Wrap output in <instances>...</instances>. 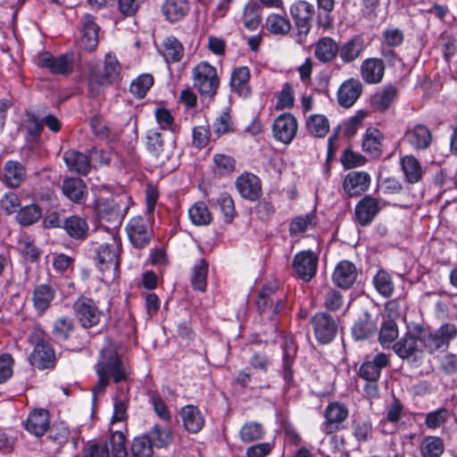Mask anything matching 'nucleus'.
<instances>
[{"label": "nucleus", "instance_id": "obj_40", "mask_svg": "<svg viewBox=\"0 0 457 457\" xmlns=\"http://www.w3.org/2000/svg\"><path fill=\"white\" fill-rule=\"evenodd\" d=\"M382 133L374 128H369L362 139V149L373 157L382 154Z\"/></svg>", "mask_w": 457, "mask_h": 457}, {"label": "nucleus", "instance_id": "obj_43", "mask_svg": "<svg viewBox=\"0 0 457 457\" xmlns=\"http://www.w3.org/2000/svg\"><path fill=\"white\" fill-rule=\"evenodd\" d=\"M308 131L316 137H324L329 131V122L322 114H312L306 120Z\"/></svg>", "mask_w": 457, "mask_h": 457}, {"label": "nucleus", "instance_id": "obj_18", "mask_svg": "<svg viewBox=\"0 0 457 457\" xmlns=\"http://www.w3.org/2000/svg\"><path fill=\"white\" fill-rule=\"evenodd\" d=\"M370 185V176L365 171H350L343 181L345 193L352 197L365 192Z\"/></svg>", "mask_w": 457, "mask_h": 457}, {"label": "nucleus", "instance_id": "obj_54", "mask_svg": "<svg viewBox=\"0 0 457 457\" xmlns=\"http://www.w3.org/2000/svg\"><path fill=\"white\" fill-rule=\"evenodd\" d=\"M131 453L133 457H153L154 450L149 436L135 437L131 444Z\"/></svg>", "mask_w": 457, "mask_h": 457}, {"label": "nucleus", "instance_id": "obj_53", "mask_svg": "<svg viewBox=\"0 0 457 457\" xmlns=\"http://www.w3.org/2000/svg\"><path fill=\"white\" fill-rule=\"evenodd\" d=\"M373 284L377 291L384 297H390L394 292V283L391 276L385 270L378 271L373 278Z\"/></svg>", "mask_w": 457, "mask_h": 457}, {"label": "nucleus", "instance_id": "obj_64", "mask_svg": "<svg viewBox=\"0 0 457 457\" xmlns=\"http://www.w3.org/2000/svg\"><path fill=\"white\" fill-rule=\"evenodd\" d=\"M403 33L396 28H389L383 31L381 44L388 47H396L403 41Z\"/></svg>", "mask_w": 457, "mask_h": 457}, {"label": "nucleus", "instance_id": "obj_46", "mask_svg": "<svg viewBox=\"0 0 457 457\" xmlns=\"http://www.w3.org/2000/svg\"><path fill=\"white\" fill-rule=\"evenodd\" d=\"M265 430L263 426L256 421L246 422L239 431V437L244 443H252L263 437Z\"/></svg>", "mask_w": 457, "mask_h": 457}, {"label": "nucleus", "instance_id": "obj_9", "mask_svg": "<svg viewBox=\"0 0 457 457\" xmlns=\"http://www.w3.org/2000/svg\"><path fill=\"white\" fill-rule=\"evenodd\" d=\"M290 12L298 30L297 42L302 43L310 32L311 21L315 12L314 7L305 1H299L291 6Z\"/></svg>", "mask_w": 457, "mask_h": 457}, {"label": "nucleus", "instance_id": "obj_31", "mask_svg": "<svg viewBox=\"0 0 457 457\" xmlns=\"http://www.w3.org/2000/svg\"><path fill=\"white\" fill-rule=\"evenodd\" d=\"M55 297V289L48 284L37 286L32 294L33 307L38 314H43Z\"/></svg>", "mask_w": 457, "mask_h": 457}, {"label": "nucleus", "instance_id": "obj_49", "mask_svg": "<svg viewBox=\"0 0 457 457\" xmlns=\"http://www.w3.org/2000/svg\"><path fill=\"white\" fill-rule=\"evenodd\" d=\"M266 29L276 35H285L290 31L291 24L285 16L272 13L270 14L265 22Z\"/></svg>", "mask_w": 457, "mask_h": 457}, {"label": "nucleus", "instance_id": "obj_58", "mask_svg": "<svg viewBox=\"0 0 457 457\" xmlns=\"http://www.w3.org/2000/svg\"><path fill=\"white\" fill-rule=\"evenodd\" d=\"M213 164L214 172L225 175L234 171L236 162L229 155L220 154L213 156Z\"/></svg>", "mask_w": 457, "mask_h": 457}, {"label": "nucleus", "instance_id": "obj_36", "mask_svg": "<svg viewBox=\"0 0 457 457\" xmlns=\"http://www.w3.org/2000/svg\"><path fill=\"white\" fill-rule=\"evenodd\" d=\"M161 54L167 63L179 62L184 56V46L174 36L164 38Z\"/></svg>", "mask_w": 457, "mask_h": 457}, {"label": "nucleus", "instance_id": "obj_51", "mask_svg": "<svg viewBox=\"0 0 457 457\" xmlns=\"http://www.w3.org/2000/svg\"><path fill=\"white\" fill-rule=\"evenodd\" d=\"M398 337V328L395 320L387 319L382 322L378 341L381 345L388 347Z\"/></svg>", "mask_w": 457, "mask_h": 457}, {"label": "nucleus", "instance_id": "obj_32", "mask_svg": "<svg viewBox=\"0 0 457 457\" xmlns=\"http://www.w3.org/2000/svg\"><path fill=\"white\" fill-rule=\"evenodd\" d=\"M182 423L189 433H198L204 425V418L200 410L194 405L184 406L179 412Z\"/></svg>", "mask_w": 457, "mask_h": 457}, {"label": "nucleus", "instance_id": "obj_45", "mask_svg": "<svg viewBox=\"0 0 457 457\" xmlns=\"http://www.w3.org/2000/svg\"><path fill=\"white\" fill-rule=\"evenodd\" d=\"M41 217V208L37 204H29L18 211L16 220L21 226L27 227L38 221Z\"/></svg>", "mask_w": 457, "mask_h": 457}, {"label": "nucleus", "instance_id": "obj_37", "mask_svg": "<svg viewBox=\"0 0 457 457\" xmlns=\"http://www.w3.org/2000/svg\"><path fill=\"white\" fill-rule=\"evenodd\" d=\"M250 71L245 66L235 69L231 74L230 86L238 96L246 97L250 95Z\"/></svg>", "mask_w": 457, "mask_h": 457}, {"label": "nucleus", "instance_id": "obj_34", "mask_svg": "<svg viewBox=\"0 0 457 457\" xmlns=\"http://www.w3.org/2000/svg\"><path fill=\"white\" fill-rule=\"evenodd\" d=\"M62 228L71 238L82 240L87 237L89 227L84 218L78 215H71L63 220Z\"/></svg>", "mask_w": 457, "mask_h": 457}, {"label": "nucleus", "instance_id": "obj_52", "mask_svg": "<svg viewBox=\"0 0 457 457\" xmlns=\"http://www.w3.org/2000/svg\"><path fill=\"white\" fill-rule=\"evenodd\" d=\"M376 330V324L369 317H366L353 325L352 334L355 340H364L373 336Z\"/></svg>", "mask_w": 457, "mask_h": 457}, {"label": "nucleus", "instance_id": "obj_12", "mask_svg": "<svg viewBox=\"0 0 457 457\" xmlns=\"http://www.w3.org/2000/svg\"><path fill=\"white\" fill-rule=\"evenodd\" d=\"M29 360L33 367L46 370L54 368L56 358L51 344L46 339L40 338L36 343Z\"/></svg>", "mask_w": 457, "mask_h": 457}, {"label": "nucleus", "instance_id": "obj_10", "mask_svg": "<svg viewBox=\"0 0 457 457\" xmlns=\"http://www.w3.org/2000/svg\"><path fill=\"white\" fill-rule=\"evenodd\" d=\"M312 325L316 339L320 344L330 343L337 333L338 325L327 312H318L312 318Z\"/></svg>", "mask_w": 457, "mask_h": 457}, {"label": "nucleus", "instance_id": "obj_19", "mask_svg": "<svg viewBox=\"0 0 457 457\" xmlns=\"http://www.w3.org/2000/svg\"><path fill=\"white\" fill-rule=\"evenodd\" d=\"M73 54H65L54 57L48 53L39 56V65L48 68L54 74H69L72 71Z\"/></svg>", "mask_w": 457, "mask_h": 457}, {"label": "nucleus", "instance_id": "obj_62", "mask_svg": "<svg viewBox=\"0 0 457 457\" xmlns=\"http://www.w3.org/2000/svg\"><path fill=\"white\" fill-rule=\"evenodd\" d=\"M21 206V199L14 192L9 191L4 194L0 199V208L7 214H12Z\"/></svg>", "mask_w": 457, "mask_h": 457}, {"label": "nucleus", "instance_id": "obj_28", "mask_svg": "<svg viewBox=\"0 0 457 457\" xmlns=\"http://www.w3.org/2000/svg\"><path fill=\"white\" fill-rule=\"evenodd\" d=\"M357 270L354 264L349 261L340 262L333 273L334 283L341 288H349L355 282Z\"/></svg>", "mask_w": 457, "mask_h": 457}, {"label": "nucleus", "instance_id": "obj_56", "mask_svg": "<svg viewBox=\"0 0 457 457\" xmlns=\"http://www.w3.org/2000/svg\"><path fill=\"white\" fill-rule=\"evenodd\" d=\"M154 84V77L142 74L131 82L130 92L138 98H143Z\"/></svg>", "mask_w": 457, "mask_h": 457}, {"label": "nucleus", "instance_id": "obj_1", "mask_svg": "<svg viewBox=\"0 0 457 457\" xmlns=\"http://www.w3.org/2000/svg\"><path fill=\"white\" fill-rule=\"evenodd\" d=\"M97 376V382L92 388L93 400L103 394L111 382L118 384L127 381L129 377V370L118 353L116 345L106 339L104 346L99 351L97 361L95 365Z\"/></svg>", "mask_w": 457, "mask_h": 457}, {"label": "nucleus", "instance_id": "obj_44", "mask_svg": "<svg viewBox=\"0 0 457 457\" xmlns=\"http://www.w3.org/2000/svg\"><path fill=\"white\" fill-rule=\"evenodd\" d=\"M208 275V263L205 260L200 259L193 267L191 284L194 289L204 292L206 288Z\"/></svg>", "mask_w": 457, "mask_h": 457}, {"label": "nucleus", "instance_id": "obj_3", "mask_svg": "<svg viewBox=\"0 0 457 457\" xmlns=\"http://www.w3.org/2000/svg\"><path fill=\"white\" fill-rule=\"evenodd\" d=\"M193 87L204 97H213L220 86L215 67L203 61L192 69Z\"/></svg>", "mask_w": 457, "mask_h": 457}, {"label": "nucleus", "instance_id": "obj_16", "mask_svg": "<svg viewBox=\"0 0 457 457\" xmlns=\"http://www.w3.org/2000/svg\"><path fill=\"white\" fill-rule=\"evenodd\" d=\"M318 257L312 251H302L294 257L293 268L304 281H310L316 274Z\"/></svg>", "mask_w": 457, "mask_h": 457}, {"label": "nucleus", "instance_id": "obj_60", "mask_svg": "<svg viewBox=\"0 0 457 457\" xmlns=\"http://www.w3.org/2000/svg\"><path fill=\"white\" fill-rule=\"evenodd\" d=\"M212 129L218 136L234 131V122L228 112H222L213 121Z\"/></svg>", "mask_w": 457, "mask_h": 457}, {"label": "nucleus", "instance_id": "obj_27", "mask_svg": "<svg viewBox=\"0 0 457 457\" xmlns=\"http://www.w3.org/2000/svg\"><path fill=\"white\" fill-rule=\"evenodd\" d=\"M62 193L71 202L84 204L87 197V188L81 179L66 178L62 181Z\"/></svg>", "mask_w": 457, "mask_h": 457}, {"label": "nucleus", "instance_id": "obj_14", "mask_svg": "<svg viewBox=\"0 0 457 457\" xmlns=\"http://www.w3.org/2000/svg\"><path fill=\"white\" fill-rule=\"evenodd\" d=\"M404 140L415 150L428 149L433 140V135L429 128L421 123L410 125L403 135Z\"/></svg>", "mask_w": 457, "mask_h": 457}, {"label": "nucleus", "instance_id": "obj_26", "mask_svg": "<svg viewBox=\"0 0 457 457\" xmlns=\"http://www.w3.org/2000/svg\"><path fill=\"white\" fill-rule=\"evenodd\" d=\"M362 91V85L358 79H350L345 80L337 91L338 104L345 107L349 108L360 97Z\"/></svg>", "mask_w": 457, "mask_h": 457}, {"label": "nucleus", "instance_id": "obj_22", "mask_svg": "<svg viewBox=\"0 0 457 457\" xmlns=\"http://www.w3.org/2000/svg\"><path fill=\"white\" fill-rule=\"evenodd\" d=\"M324 416L326 422L322 430L326 435H331L338 430L339 424L347 418L348 411L343 404L331 403L327 406Z\"/></svg>", "mask_w": 457, "mask_h": 457}, {"label": "nucleus", "instance_id": "obj_15", "mask_svg": "<svg viewBox=\"0 0 457 457\" xmlns=\"http://www.w3.org/2000/svg\"><path fill=\"white\" fill-rule=\"evenodd\" d=\"M383 206L381 200L365 195L355 206L354 214L357 222L361 226L369 225Z\"/></svg>", "mask_w": 457, "mask_h": 457}, {"label": "nucleus", "instance_id": "obj_42", "mask_svg": "<svg viewBox=\"0 0 457 457\" xmlns=\"http://www.w3.org/2000/svg\"><path fill=\"white\" fill-rule=\"evenodd\" d=\"M422 457H440L445 451L443 440L438 436H425L420 446Z\"/></svg>", "mask_w": 457, "mask_h": 457}, {"label": "nucleus", "instance_id": "obj_35", "mask_svg": "<svg viewBox=\"0 0 457 457\" xmlns=\"http://www.w3.org/2000/svg\"><path fill=\"white\" fill-rule=\"evenodd\" d=\"M63 160L71 171L81 175H87L91 169L88 157L74 150L66 151L63 154Z\"/></svg>", "mask_w": 457, "mask_h": 457}, {"label": "nucleus", "instance_id": "obj_11", "mask_svg": "<svg viewBox=\"0 0 457 457\" xmlns=\"http://www.w3.org/2000/svg\"><path fill=\"white\" fill-rule=\"evenodd\" d=\"M126 228L129 238L136 248H145L150 243L152 230L145 218L141 216L132 218Z\"/></svg>", "mask_w": 457, "mask_h": 457}, {"label": "nucleus", "instance_id": "obj_61", "mask_svg": "<svg viewBox=\"0 0 457 457\" xmlns=\"http://www.w3.org/2000/svg\"><path fill=\"white\" fill-rule=\"evenodd\" d=\"M219 204L227 222L232 221L236 216V209L232 197L226 192L221 193L217 198Z\"/></svg>", "mask_w": 457, "mask_h": 457}, {"label": "nucleus", "instance_id": "obj_38", "mask_svg": "<svg viewBox=\"0 0 457 457\" xmlns=\"http://www.w3.org/2000/svg\"><path fill=\"white\" fill-rule=\"evenodd\" d=\"M401 169L408 183L415 184L421 180L423 169L419 160L413 155H405L401 159Z\"/></svg>", "mask_w": 457, "mask_h": 457}, {"label": "nucleus", "instance_id": "obj_4", "mask_svg": "<svg viewBox=\"0 0 457 457\" xmlns=\"http://www.w3.org/2000/svg\"><path fill=\"white\" fill-rule=\"evenodd\" d=\"M457 336V328L454 324L445 323L434 332L427 330L419 331V340L423 348L432 353L448 347L451 340Z\"/></svg>", "mask_w": 457, "mask_h": 457}, {"label": "nucleus", "instance_id": "obj_6", "mask_svg": "<svg viewBox=\"0 0 457 457\" xmlns=\"http://www.w3.org/2000/svg\"><path fill=\"white\" fill-rule=\"evenodd\" d=\"M121 243L114 232H112L110 241L99 245L96 252V262L101 270L112 268L117 270L120 265Z\"/></svg>", "mask_w": 457, "mask_h": 457}, {"label": "nucleus", "instance_id": "obj_48", "mask_svg": "<svg viewBox=\"0 0 457 457\" xmlns=\"http://www.w3.org/2000/svg\"><path fill=\"white\" fill-rule=\"evenodd\" d=\"M145 436H149L152 445L157 448L165 447L172 441L171 431L159 425H154Z\"/></svg>", "mask_w": 457, "mask_h": 457}, {"label": "nucleus", "instance_id": "obj_55", "mask_svg": "<svg viewBox=\"0 0 457 457\" xmlns=\"http://www.w3.org/2000/svg\"><path fill=\"white\" fill-rule=\"evenodd\" d=\"M323 305L330 312H337L344 305V299L340 292L331 287H324L322 290Z\"/></svg>", "mask_w": 457, "mask_h": 457}, {"label": "nucleus", "instance_id": "obj_25", "mask_svg": "<svg viewBox=\"0 0 457 457\" xmlns=\"http://www.w3.org/2000/svg\"><path fill=\"white\" fill-rule=\"evenodd\" d=\"M49 412L43 409L32 411L24 422L26 430L36 436H42L49 429Z\"/></svg>", "mask_w": 457, "mask_h": 457}, {"label": "nucleus", "instance_id": "obj_57", "mask_svg": "<svg viewBox=\"0 0 457 457\" xmlns=\"http://www.w3.org/2000/svg\"><path fill=\"white\" fill-rule=\"evenodd\" d=\"M73 329V321L71 318L61 317L54 322L53 334L58 340H66L69 338Z\"/></svg>", "mask_w": 457, "mask_h": 457}, {"label": "nucleus", "instance_id": "obj_29", "mask_svg": "<svg viewBox=\"0 0 457 457\" xmlns=\"http://www.w3.org/2000/svg\"><path fill=\"white\" fill-rule=\"evenodd\" d=\"M385 73V63L379 58H369L361 65L362 79L369 84L379 83Z\"/></svg>", "mask_w": 457, "mask_h": 457}, {"label": "nucleus", "instance_id": "obj_24", "mask_svg": "<svg viewBox=\"0 0 457 457\" xmlns=\"http://www.w3.org/2000/svg\"><path fill=\"white\" fill-rule=\"evenodd\" d=\"M339 52V44L332 37H323L313 45V55L321 63L333 62Z\"/></svg>", "mask_w": 457, "mask_h": 457}, {"label": "nucleus", "instance_id": "obj_41", "mask_svg": "<svg viewBox=\"0 0 457 457\" xmlns=\"http://www.w3.org/2000/svg\"><path fill=\"white\" fill-rule=\"evenodd\" d=\"M397 90L393 86H386L372 97L373 107L379 112L388 109L396 97Z\"/></svg>", "mask_w": 457, "mask_h": 457}, {"label": "nucleus", "instance_id": "obj_5", "mask_svg": "<svg viewBox=\"0 0 457 457\" xmlns=\"http://www.w3.org/2000/svg\"><path fill=\"white\" fill-rule=\"evenodd\" d=\"M120 70L121 67L116 56L107 54L103 66L95 68L90 73V93L94 94L95 86H108L115 82L120 78Z\"/></svg>", "mask_w": 457, "mask_h": 457}, {"label": "nucleus", "instance_id": "obj_20", "mask_svg": "<svg viewBox=\"0 0 457 457\" xmlns=\"http://www.w3.org/2000/svg\"><path fill=\"white\" fill-rule=\"evenodd\" d=\"M236 187L240 195L250 201L257 200L262 195L261 181L252 173L240 175L236 180Z\"/></svg>", "mask_w": 457, "mask_h": 457}, {"label": "nucleus", "instance_id": "obj_33", "mask_svg": "<svg viewBox=\"0 0 457 457\" xmlns=\"http://www.w3.org/2000/svg\"><path fill=\"white\" fill-rule=\"evenodd\" d=\"M26 179L24 166L16 161H8L4 166V183L8 187H19Z\"/></svg>", "mask_w": 457, "mask_h": 457}, {"label": "nucleus", "instance_id": "obj_2", "mask_svg": "<svg viewBox=\"0 0 457 457\" xmlns=\"http://www.w3.org/2000/svg\"><path fill=\"white\" fill-rule=\"evenodd\" d=\"M145 149L156 162L164 164L174 154L176 137L170 133L149 129L145 134Z\"/></svg>", "mask_w": 457, "mask_h": 457}, {"label": "nucleus", "instance_id": "obj_17", "mask_svg": "<svg viewBox=\"0 0 457 457\" xmlns=\"http://www.w3.org/2000/svg\"><path fill=\"white\" fill-rule=\"evenodd\" d=\"M272 130L277 140L289 144L296 136V119L290 113H283L274 120Z\"/></svg>", "mask_w": 457, "mask_h": 457}, {"label": "nucleus", "instance_id": "obj_13", "mask_svg": "<svg viewBox=\"0 0 457 457\" xmlns=\"http://www.w3.org/2000/svg\"><path fill=\"white\" fill-rule=\"evenodd\" d=\"M99 26L95 18L90 14H85L81 19L80 37L77 41L78 46L85 51H93L99 41Z\"/></svg>", "mask_w": 457, "mask_h": 457}, {"label": "nucleus", "instance_id": "obj_8", "mask_svg": "<svg viewBox=\"0 0 457 457\" xmlns=\"http://www.w3.org/2000/svg\"><path fill=\"white\" fill-rule=\"evenodd\" d=\"M73 310L79 322L85 328L96 326L103 316L102 311L99 310L96 303L91 298L85 296L75 301Z\"/></svg>", "mask_w": 457, "mask_h": 457}, {"label": "nucleus", "instance_id": "obj_30", "mask_svg": "<svg viewBox=\"0 0 457 457\" xmlns=\"http://www.w3.org/2000/svg\"><path fill=\"white\" fill-rule=\"evenodd\" d=\"M189 9L188 0H165L161 7V12L168 21L174 23L184 19Z\"/></svg>", "mask_w": 457, "mask_h": 457}, {"label": "nucleus", "instance_id": "obj_63", "mask_svg": "<svg viewBox=\"0 0 457 457\" xmlns=\"http://www.w3.org/2000/svg\"><path fill=\"white\" fill-rule=\"evenodd\" d=\"M112 457H127L126 437L120 431L112 433L110 438Z\"/></svg>", "mask_w": 457, "mask_h": 457}, {"label": "nucleus", "instance_id": "obj_59", "mask_svg": "<svg viewBox=\"0 0 457 457\" xmlns=\"http://www.w3.org/2000/svg\"><path fill=\"white\" fill-rule=\"evenodd\" d=\"M317 4L319 9L325 12L324 15L321 13H319L318 15L319 26L324 29L331 28L333 24V19L330 15V12L334 9L335 0H317Z\"/></svg>", "mask_w": 457, "mask_h": 457}, {"label": "nucleus", "instance_id": "obj_7", "mask_svg": "<svg viewBox=\"0 0 457 457\" xmlns=\"http://www.w3.org/2000/svg\"><path fill=\"white\" fill-rule=\"evenodd\" d=\"M256 306L261 314L272 320L284 308V298L278 295L276 286H265L259 293Z\"/></svg>", "mask_w": 457, "mask_h": 457}, {"label": "nucleus", "instance_id": "obj_21", "mask_svg": "<svg viewBox=\"0 0 457 457\" xmlns=\"http://www.w3.org/2000/svg\"><path fill=\"white\" fill-rule=\"evenodd\" d=\"M389 364L388 356L384 353L376 354L372 360L364 361L359 369V376L366 381H378L382 369Z\"/></svg>", "mask_w": 457, "mask_h": 457}, {"label": "nucleus", "instance_id": "obj_50", "mask_svg": "<svg viewBox=\"0 0 457 457\" xmlns=\"http://www.w3.org/2000/svg\"><path fill=\"white\" fill-rule=\"evenodd\" d=\"M244 25L249 30H255L262 21L261 7L257 4H248L243 12Z\"/></svg>", "mask_w": 457, "mask_h": 457}, {"label": "nucleus", "instance_id": "obj_39", "mask_svg": "<svg viewBox=\"0 0 457 457\" xmlns=\"http://www.w3.org/2000/svg\"><path fill=\"white\" fill-rule=\"evenodd\" d=\"M364 50L363 41L359 37H354L341 46H339L338 55L344 63H350L355 61Z\"/></svg>", "mask_w": 457, "mask_h": 457}, {"label": "nucleus", "instance_id": "obj_23", "mask_svg": "<svg viewBox=\"0 0 457 457\" xmlns=\"http://www.w3.org/2000/svg\"><path fill=\"white\" fill-rule=\"evenodd\" d=\"M395 353L402 359L413 358L416 360L417 353L423 351V345L416 337L411 333L405 334L393 346Z\"/></svg>", "mask_w": 457, "mask_h": 457}, {"label": "nucleus", "instance_id": "obj_47", "mask_svg": "<svg viewBox=\"0 0 457 457\" xmlns=\"http://www.w3.org/2000/svg\"><path fill=\"white\" fill-rule=\"evenodd\" d=\"M191 221L196 226H205L211 223L212 215L207 205L203 202H197L188 210Z\"/></svg>", "mask_w": 457, "mask_h": 457}]
</instances>
